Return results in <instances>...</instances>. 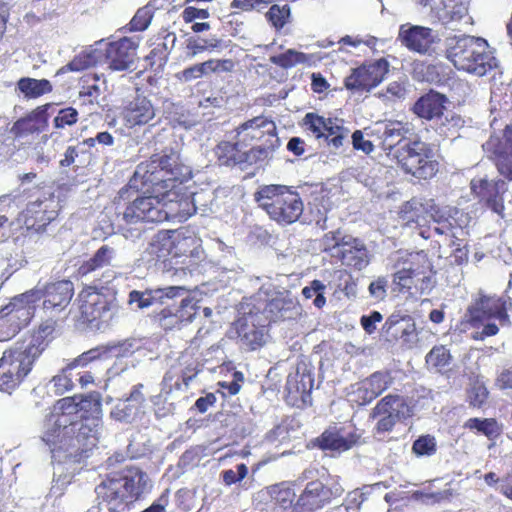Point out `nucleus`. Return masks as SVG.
<instances>
[{
	"label": "nucleus",
	"mask_w": 512,
	"mask_h": 512,
	"mask_svg": "<svg viewBox=\"0 0 512 512\" xmlns=\"http://www.w3.org/2000/svg\"><path fill=\"white\" fill-rule=\"evenodd\" d=\"M447 58L456 69L481 77L497 67V60L480 37L461 36L447 41Z\"/></svg>",
	"instance_id": "obj_1"
},
{
	"label": "nucleus",
	"mask_w": 512,
	"mask_h": 512,
	"mask_svg": "<svg viewBox=\"0 0 512 512\" xmlns=\"http://www.w3.org/2000/svg\"><path fill=\"white\" fill-rule=\"evenodd\" d=\"M151 487L146 473L136 469L125 476H114L103 480L95 489L110 512L123 511Z\"/></svg>",
	"instance_id": "obj_2"
},
{
	"label": "nucleus",
	"mask_w": 512,
	"mask_h": 512,
	"mask_svg": "<svg viewBox=\"0 0 512 512\" xmlns=\"http://www.w3.org/2000/svg\"><path fill=\"white\" fill-rule=\"evenodd\" d=\"M174 193H167L162 199L157 196H145L136 198L126 206L123 212L117 214L119 221L129 225L140 222H163L174 218H187L188 213L183 206H188V201L173 202L170 196Z\"/></svg>",
	"instance_id": "obj_3"
},
{
	"label": "nucleus",
	"mask_w": 512,
	"mask_h": 512,
	"mask_svg": "<svg viewBox=\"0 0 512 512\" xmlns=\"http://www.w3.org/2000/svg\"><path fill=\"white\" fill-rule=\"evenodd\" d=\"M76 406L69 399H60L53 406V410L44 421L41 439L56 458V454L65 452L73 455L72 441H75L72 432L74 429L71 415Z\"/></svg>",
	"instance_id": "obj_4"
},
{
	"label": "nucleus",
	"mask_w": 512,
	"mask_h": 512,
	"mask_svg": "<svg viewBox=\"0 0 512 512\" xmlns=\"http://www.w3.org/2000/svg\"><path fill=\"white\" fill-rule=\"evenodd\" d=\"M255 199L270 218L279 223H294L304 209L299 194L283 185L263 186L255 194Z\"/></svg>",
	"instance_id": "obj_5"
},
{
	"label": "nucleus",
	"mask_w": 512,
	"mask_h": 512,
	"mask_svg": "<svg viewBox=\"0 0 512 512\" xmlns=\"http://www.w3.org/2000/svg\"><path fill=\"white\" fill-rule=\"evenodd\" d=\"M43 290L33 288L11 299L0 309V341L14 337L27 326L34 316L36 303L42 299Z\"/></svg>",
	"instance_id": "obj_6"
},
{
	"label": "nucleus",
	"mask_w": 512,
	"mask_h": 512,
	"mask_svg": "<svg viewBox=\"0 0 512 512\" xmlns=\"http://www.w3.org/2000/svg\"><path fill=\"white\" fill-rule=\"evenodd\" d=\"M39 351L25 343H16L5 350L0 358V390L8 393L14 390L31 371Z\"/></svg>",
	"instance_id": "obj_7"
},
{
	"label": "nucleus",
	"mask_w": 512,
	"mask_h": 512,
	"mask_svg": "<svg viewBox=\"0 0 512 512\" xmlns=\"http://www.w3.org/2000/svg\"><path fill=\"white\" fill-rule=\"evenodd\" d=\"M395 158L406 173L418 179H430L438 171L433 149L422 141L405 142L396 150Z\"/></svg>",
	"instance_id": "obj_8"
},
{
	"label": "nucleus",
	"mask_w": 512,
	"mask_h": 512,
	"mask_svg": "<svg viewBox=\"0 0 512 512\" xmlns=\"http://www.w3.org/2000/svg\"><path fill=\"white\" fill-rule=\"evenodd\" d=\"M496 126L497 122H492L493 132L482 147L495 162L498 172L512 180V126L506 125L504 129H497Z\"/></svg>",
	"instance_id": "obj_9"
},
{
	"label": "nucleus",
	"mask_w": 512,
	"mask_h": 512,
	"mask_svg": "<svg viewBox=\"0 0 512 512\" xmlns=\"http://www.w3.org/2000/svg\"><path fill=\"white\" fill-rule=\"evenodd\" d=\"M388 71L389 63L385 59L363 64L346 77L345 87L349 90L369 92L384 80Z\"/></svg>",
	"instance_id": "obj_10"
},
{
	"label": "nucleus",
	"mask_w": 512,
	"mask_h": 512,
	"mask_svg": "<svg viewBox=\"0 0 512 512\" xmlns=\"http://www.w3.org/2000/svg\"><path fill=\"white\" fill-rule=\"evenodd\" d=\"M398 39L408 50L419 54L431 53L441 41L439 33L433 29L410 23L400 26Z\"/></svg>",
	"instance_id": "obj_11"
},
{
	"label": "nucleus",
	"mask_w": 512,
	"mask_h": 512,
	"mask_svg": "<svg viewBox=\"0 0 512 512\" xmlns=\"http://www.w3.org/2000/svg\"><path fill=\"white\" fill-rule=\"evenodd\" d=\"M113 303L108 298L88 287L78 295V308L84 321H107L112 317Z\"/></svg>",
	"instance_id": "obj_12"
},
{
	"label": "nucleus",
	"mask_w": 512,
	"mask_h": 512,
	"mask_svg": "<svg viewBox=\"0 0 512 512\" xmlns=\"http://www.w3.org/2000/svg\"><path fill=\"white\" fill-rule=\"evenodd\" d=\"M72 426H74L72 435L75 439L72 441L73 454L96 446L102 429L100 417L73 418Z\"/></svg>",
	"instance_id": "obj_13"
},
{
	"label": "nucleus",
	"mask_w": 512,
	"mask_h": 512,
	"mask_svg": "<svg viewBox=\"0 0 512 512\" xmlns=\"http://www.w3.org/2000/svg\"><path fill=\"white\" fill-rule=\"evenodd\" d=\"M137 48L138 44L129 38L109 43L105 49L108 67L113 71L130 69L134 65Z\"/></svg>",
	"instance_id": "obj_14"
},
{
	"label": "nucleus",
	"mask_w": 512,
	"mask_h": 512,
	"mask_svg": "<svg viewBox=\"0 0 512 512\" xmlns=\"http://www.w3.org/2000/svg\"><path fill=\"white\" fill-rule=\"evenodd\" d=\"M258 318V314L249 312L236 322V329L240 341L242 345L249 350H256L266 342V326L264 323H261Z\"/></svg>",
	"instance_id": "obj_15"
},
{
	"label": "nucleus",
	"mask_w": 512,
	"mask_h": 512,
	"mask_svg": "<svg viewBox=\"0 0 512 512\" xmlns=\"http://www.w3.org/2000/svg\"><path fill=\"white\" fill-rule=\"evenodd\" d=\"M238 145L247 147L255 140L264 141L276 134V125L272 120L258 116L241 124L237 129Z\"/></svg>",
	"instance_id": "obj_16"
},
{
	"label": "nucleus",
	"mask_w": 512,
	"mask_h": 512,
	"mask_svg": "<svg viewBox=\"0 0 512 512\" xmlns=\"http://www.w3.org/2000/svg\"><path fill=\"white\" fill-rule=\"evenodd\" d=\"M121 116L127 128H134L150 123L156 116V109L147 97L137 95L127 102Z\"/></svg>",
	"instance_id": "obj_17"
},
{
	"label": "nucleus",
	"mask_w": 512,
	"mask_h": 512,
	"mask_svg": "<svg viewBox=\"0 0 512 512\" xmlns=\"http://www.w3.org/2000/svg\"><path fill=\"white\" fill-rule=\"evenodd\" d=\"M472 192L484 201L495 213L502 215L504 210L503 193L507 190L504 181H488L483 178H474L471 181Z\"/></svg>",
	"instance_id": "obj_18"
},
{
	"label": "nucleus",
	"mask_w": 512,
	"mask_h": 512,
	"mask_svg": "<svg viewBox=\"0 0 512 512\" xmlns=\"http://www.w3.org/2000/svg\"><path fill=\"white\" fill-rule=\"evenodd\" d=\"M343 492L339 486L332 488L325 487L320 481L309 482L302 494L299 496L297 505L307 510H316L322 508L334 497H338Z\"/></svg>",
	"instance_id": "obj_19"
},
{
	"label": "nucleus",
	"mask_w": 512,
	"mask_h": 512,
	"mask_svg": "<svg viewBox=\"0 0 512 512\" xmlns=\"http://www.w3.org/2000/svg\"><path fill=\"white\" fill-rule=\"evenodd\" d=\"M100 355L101 353L98 349H92L82 353L72 362L67 364V366L64 367L51 380V384L53 385L55 394L62 395L70 391L74 386L71 371L76 367L86 366L89 362L98 359Z\"/></svg>",
	"instance_id": "obj_20"
},
{
	"label": "nucleus",
	"mask_w": 512,
	"mask_h": 512,
	"mask_svg": "<svg viewBox=\"0 0 512 512\" xmlns=\"http://www.w3.org/2000/svg\"><path fill=\"white\" fill-rule=\"evenodd\" d=\"M173 257H189L198 261L203 256L202 240L193 232L187 229L172 231Z\"/></svg>",
	"instance_id": "obj_21"
},
{
	"label": "nucleus",
	"mask_w": 512,
	"mask_h": 512,
	"mask_svg": "<svg viewBox=\"0 0 512 512\" xmlns=\"http://www.w3.org/2000/svg\"><path fill=\"white\" fill-rule=\"evenodd\" d=\"M506 300L494 296H481L470 309L472 320H481L482 317H494L502 325L509 323Z\"/></svg>",
	"instance_id": "obj_22"
},
{
	"label": "nucleus",
	"mask_w": 512,
	"mask_h": 512,
	"mask_svg": "<svg viewBox=\"0 0 512 512\" xmlns=\"http://www.w3.org/2000/svg\"><path fill=\"white\" fill-rule=\"evenodd\" d=\"M35 288L43 290V302L45 309H63L66 307L73 296V284L70 281L64 280L56 283H51L46 286L37 285Z\"/></svg>",
	"instance_id": "obj_23"
},
{
	"label": "nucleus",
	"mask_w": 512,
	"mask_h": 512,
	"mask_svg": "<svg viewBox=\"0 0 512 512\" xmlns=\"http://www.w3.org/2000/svg\"><path fill=\"white\" fill-rule=\"evenodd\" d=\"M50 107L51 104L39 106L26 117L17 120L12 127L14 135L16 137H24L43 131L48 125L47 111Z\"/></svg>",
	"instance_id": "obj_24"
},
{
	"label": "nucleus",
	"mask_w": 512,
	"mask_h": 512,
	"mask_svg": "<svg viewBox=\"0 0 512 512\" xmlns=\"http://www.w3.org/2000/svg\"><path fill=\"white\" fill-rule=\"evenodd\" d=\"M447 99L437 92H429L420 97L414 104L413 111L420 118L427 120L441 119Z\"/></svg>",
	"instance_id": "obj_25"
},
{
	"label": "nucleus",
	"mask_w": 512,
	"mask_h": 512,
	"mask_svg": "<svg viewBox=\"0 0 512 512\" xmlns=\"http://www.w3.org/2000/svg\"><path fill=\"white\" fill-rule=\"evenodd\" d=\"M199 309L197 301L193 298H184L181 301L180 307L175 314H171L168 310H163L161 313V322L164 328H180L183 325L191 323Z\"/></svg>",
	"instance_id": "obj_26"
},
{
	"label": "nucleus",
	"mask_w": 512,
	"mask_h": 512,
	"mask_svg": "<svg viewBox=\"0 0 512 512\" xmlns=\"http://www.w3.org/2000/svg\"><path fill=\"white\" fill-rule=\"evenodd\" d=\"M59 211V203L54 196L37 199L27 206V215L34 219L33 224L44 227L53 221Z\"/></svg>",
	"instance_id": "obj_27"
},
{
	"label": "nucleus",
	"mask_w": 512,
	"mask_h": 512,
	"mask_svg": "<svg viewBox=\"0 0 512 512\" xmlns=\"http://www.w3.org/2000/svg\"><path fill=\"white\" fill-rule=\"evenodd\" d=\"M149 169L147 172H150L151 176L157 173V169H160V172H164L169 177H148L147 180L155 181H169L172 179H176L178 170H179V154L177 151L171 150L169 153H164L162 155L155 154L151 158L150 164L147 166Z\"/></svg>",
	"instance_id": "obj_28"
},
{
	"label": "nucleus",
	"mask_w": 512,
	"mask_h": 512,
	"mask_svg": "<svg viewBox=\"0 0 512 512\" xmlns=\"http://www.w3.org/2000/svg\"><path fill=\"white\" fill-rule=\"evenodd\" d=\"M387 333L392 330V335L402 340L408 348H413L417 344L416 324L410 318H402L399 320L388 319L384 324Z\"/></svg>",
	"instance_id": "obj_29"
},
{
	"label": "nucleus",
	"mask_w": 512,
	"mask_h": 512,
	"mask_svg": "<svg viewBox=\"0 0 512 512\" xmlns=\"http://www.w3.org/2000/svg\"><path fill=\"white\" fill-rule=\"evenodd\" d=\"M381 414L391 415L393 418L401 419L411 415V408L403 397L388 395L381 399L373 409L374 416Z\"/></svg>",
	"instance_id": "obj_30"
},
{
	"label": "nucleus",
	"mask_w": 512,
	"mask_h": 512,
	"mask_svg": "<svg viewBox=\"0 0 512 512\" xmlns=\"http://www.w3.org/2000/svg\"><path fill=\"white\" fill-rule=\"evenodd\" d=\"M342 260L348 266L362 270L369 264L367 250L357 239H350L342 244Z\"/></svg>",
	"instance_id": "obj_31"
},
{
	"label": "nucleus",
	"mask_w": 512,
	"mask_h": 512,
	"mask_svg": "<svg viewBox=\"0 0 512 512\" xmlns=\"http://www.w3.org/2000/svg\"><path fill=\"white\" fill-rule=\"evenodd\" d=\"M280 146L277 135L265 139L260 145L253 146L249 150L243 149V163L252 165L263 163L272 158L274 151Z\"/></svg>",
	"instance_id": "obj_32"
},
{
	"label": "nucleus",
	"mask_w": 512,
	"mask_h": 512,
	"mask_svg": "<svg viewBox=\"0 0 512 512\" xmlns=\"http://www.w3.org/2000/svg\"><path fill=\"white\" fill-rule=\"evenodd\" d=\"M117 258L116 249L109 245H102L89 260L79 267L81 275H87L97 269L114 265Z\"/></svg>",
	"instance_id": "obj_33"
},
{
	"label": "nucleus",
	"mask_w": 512,
	"mask_h": 512,
	"mask_svg": "<svg viewBox=\"0 0 512 512\" xmlns=\"http://www.w3.org/2000/svg\"><path fill=\"white\" fill-rule=\"evenodd\" d=\"M319 446L323 450L343 452L349 450L355 443L356 438L350 435L348 438L340 434L335 427L326 429L318 439Z\"/></svg>",
	"instance_id": "obj_34"
},
{
	"label": "nucleus",
	"mask_w": 512,
	"mask_h": 512,
	"mask_svg": "<svg viewBox=\"0 0 512 512\" xmlns=\"http://www.w3.org/2000/svg\"><path fill=\"white\" fill-rule=\"evenodd\" d=\"M102 52L98 49L88 48L75 56L68 64L57 71V75L67 72H80L98 63Z\"/></svg>",
	"instance_id": "obj_35"
},
{
	"label": "nucleus",
	"mask_w": 512,
	"mask_h": 512,
	"mask_svg": "<svg viewBox=\"0 0 512 512\" xmlns=\"http://www.w3.org/2000/svg\"><path fill=\"white\" fill-rule=\"evenodd\" d=\"M17 89L27 99H36L52 91V84L47 79L23 77L17 82Z\"/></svg>",
	"instance_id": "obj_36"
},
{
	"label": "nucleus",
	"mask_w": 512,
	"mask_h": 512,
	"mask_svg": "<svg viewBox=\"0 0 512 512\" xmlns=\"http://www.w3.org/2000/svg\"><path fill=\"white\" fill-rule=\"evenodd\" d=\"M173 243L170 231L159 232L152 238L147 252L157 260L165 259L169 255L173 256Z\"/></svg>",
	"instance_id": "obj_37"
},
{
	"label": "nucleus",
	"mask_w": 512,
	"mask_h": 512,
	"mask_svg": "<svg viewBox=\"0 0 512 512\" xmlns=\"http://www.w3.org/2000/svg\"><path fill=\"white\" fill-rule=\"evenodd\" d=\"M64 399H69L76 406V411L71 415V418H84V413H90L93 415L92 417H99L101 414V397L98 393H91L85 397H83L80 401H76V397H65Z\"/></svg>",
	"instance_id": "obj_38"
},
{
	"label": "nucleus",
	"mask_w": 512,
	"mask_h": 512,
	"mask_svg": "<svg viewBox=\"0 0 512 512\" xmlns=\"http://www.w3.org/2000/svg\"><path fill=\"white\" fill-rule=\"evenodd\" d=\"M336 121L337 119L325 118L314 113L306 114L303 119L306 131L311 133L318 140H324L330 127H332Z\"/></svg>",
	"instance_id": "obj_39"
},
{
	"label": "nucleus",
	"mask_w": 512,
	"mask_h": 512,
	"mask_svg": "<svg viewBox=\"0 0 512 512\" xmlns=\"http://www.w3.org/2000/svg\"><path fill=\"white\" fill-rule=\"evenodd\" d=\"M243 149L238 145V139L235 143L221 142L216 147V155L222 165H235L243 163Z\"/></svg>",
	"instance_id": "obj_40"
},
{
	"label": "nucleus",
	"mask_w": 512,
	"mask_h": 512,
	"mask_svg": "<svg viewBox=\"0 0 512 512\" xmlns=\"http://www.w3.org/2000/svg\"><path fill=\"white\" fill-rule=\"evenodd\" d=\"M409 131L410 128L408 124H403L399 121L387 123L383 131L384 148L392 149L395 145H399L400 147L405 143L402 142V140L405 138V135L409 133Z\"/></svg>",
	"instance_id": "obj_41"
},
{
	"label": "nucleus",
	"mask_w": 512,
	"mask_h": 512,
	"mask_svg": "<svg viewBox=\"0 0 512 512\" xmlns=\"http://www.w3.org/2000/svg\"><path fill=\"white\" fill-rule=\"evenodd\" d=\"M416 3L434 21L446 23L451 18L446 0H416Z\"/></svg>",
	"instance_id": "obj_42"
},
{
	"label": "nucleus",
	"mask_w": 512,
	"mask_h": 512,
	"mask_svg": "<svg viewBox=\"0 0 512 512\" xmlns=\"http://www.w3.org/2000/svg\"><path fill=\"white\" fill-rule=\"evenodd\" d=\"M465 427L469 429H475L478 432L483 433L489 439H494L500 435L501 429L496 420L491 418L478 419L471 418L465 423Z\"/></svg>",
	"instance_id": "obj_43"
},
{
	"label": "nucleus",
	"mask_w": 512,
	"mask_h": 512,
	"mask_svg": "<svg viewBox=\"0 0 512 512\" xmlns=\"http://www.w3.org/2000/svg\"><path fill=\"white\" fill-rule=\"evenodd\" d=\"M53 332L54 322L52 320L46 321L38 327L37 331L33 334L31 341L28 344H25V346L37 347L40 350V356L46 349Z\"/></svg>",
	"instance_id": "obj_44"
},
{
	"label": "nucleus",
	"mask_w": 512,
	"mask_h": 512,
	"mask_svg": "<svg viewBox=\"0 0 512 512\" xmlns=\"http://www.w3.org/2000/svg\"><path fill=\"white\" fill-rule=\"evenodd\" d=\"M196 376V372L188 374L184 372L181 376L178 372L174 370H169L166 372L162 385L163 390L166 393H170L173 389L180 390L182 389V385L186 388L189 385V382Z\"/></svg>",
	"instance_id": "obj_45"
},
{
	"label": "nucleus",
	"mask_w": 512,
	"mask_h": 512,
	"mask_svg": "<svg viewBox=\"0 0 512 512\" xmlns=\"http://www.w3.org/2000/svg\"><path fill=\"white\" fill-rule=\"evenodd\" d=\"M140 411L141 409L137 407V405L133 404L126 398L115 405L110 415L117 421L131 422L140 413Z\"/></svg>",
	"instance_id": "obj_46"
},
{
	"label": "nucleus",
	"mask_w": 512,
	"mask_h": 512,
	"mask_svg": "<svg viewBox=\"0 0 512 512\" xmlns=\"http://www.w3.org/2000/svg\"><path fill=\"white\" fill-rule=\"evenodd\" d=\"M270 61L283 68H290L299 63H305L308 61V57L306 54L302 52H298L293 49H289L286 52L272 56Z\"/></svg>",
	"instance_id": "obj_47"
},
{
	"label": "nucleus",
	"mask_w": 512,
	"mask_h": 512,
	"mask_svg": "<svg viewBox=\"0 0 512 512\" xmlns=\"http://www.w3.org/2000/svg\"><path fill=\"white\" fill-rule=\"evenodd\" d=\"M440 120L441 122L437 130L439 134L446 137H454L458 129L461 128L464 123L462 118L453 112H447L445 115L443 114Z\"/></svg>",
	"instance_id": "obj_48"
},
{
	"label": "nucleus",
	"mask_w": 512,
	"mask_h": 512,
	"mask_svg": "<svg viewBox=\"0 0 512 512\" xmlns=\"http://www.w3.org/2000/svg\"><path fill=\"white\" fill-rule=\"evenodd\" d=\"M406 93L407 90L403 81H393L387 85L385 91L378 92L376 95L386 104H390L403 100Z\"/></svg>",
	"instance_id": "obj_49"
},
{
	"label": "nucleus",
	"mask_w": 512,
	"mask_h": 512,
	"mask_svg": "<svg viewBox=\"0 0 512 512\" xmlns=\"http://www.w3.org/2000/svg\"><path fill=\"white\" fill-rule=\"evenodd\" d=\"M437 442L432 435H422L417 438L412 445V452L418 456H432L436 453Z\"/></svg>",
	"instance_id": "obj_50"
},
{
	"label": "nucleus",
	"mask_w": 512,
	"mask_h": 512,
	"mask_svg": "<svg viewBox=\"0 0 512 512\" xmlns=\"http://www.w3.org/2000/svg\"><path fill=\"white\" fill-rule=\"evenodd\" d=\"M449 360V351L444 346H436L426 355L427 365L437 370L446 367Z\"/></svg>",
	"instance_id": "obj_51"
},
{
	"label": "nucleus",
	"mask_w": 512,
	"mask_h": 512,
	"mask_svg": "<svg viewBox=\"0 0 512 512\" xmlns=\"http://www.w3.org/2000/svg\"><path fill=\"white\" fill-rule=\"evenodd\" d=\"M348 133L349 130L340 125L337 119L323 141L333 150H338L343 145Z\"/></svg>",
	"instance_id": "obj_52"
},
{
	"label": "nucleus",
	"mask_w": 512,
	"mask_h": 512,
	"mask_svg": "<svg viewBox=\"0 0 512 512\" xmlns=\"http://www.w3.org/2000/svg\"><path fill=\"white\" fill-rule=\"evenodd\" d=\"M153 18V7L148 4L136 12L130 22L131 30L133 31H144L148 28Z\"/></svg>",
	"instance_id": "obj_53"
},
{
	"label": "nucleus",
	"mask_w": 512,
	"mask_h": 512,
	"mask_svg": "<svg viewBox=\"0 0 512 512\" xmlns=\"http://www.w3.org/2000/svg\"><path fill=\"white\" fill-rule=\"evenodd\" d=\"M156 301L157 300L154 295V289L145 291L132 290L129 293L128 304L131 306L135 305L138 309L148 308Z\"/></svg>",
	"instance_id": "obj_54"
},
{
	"label": "nucleus",
	"mask_w": 512,
	"mask_h": 512,
	"mask_svg": "<svg viewBox=\"0 0 512 512\" xmlns=\"http://www.w3.org/2000/svg\"><path fill=\"white\" fill-rule=\"evenodd\" d=\"M325 289L326 286L321 281L313 280L309 286L303 288L302 294L306 299L315 297L313 301L314 305L317 308H322L326 303L324 297Z\"/></svg>",
	"instance_id": "obj_55"
},
{
	"label": "nucleus",
	"mask_w": 512,
	"mask_h": 512,
	"mask_svg": "<svg viewBox=\"0 0 512 512\" xmlns=\"http://www.w3.org/2000/svg\"><path fill=\"white\" fill-rule=\"evenodd\" d=\"M266 16L275 28L280 29L287 23L290 16V8L288 5H272Z\"/></svg>",
	"instance_id": "obj_56"
},
{
	"label": "nucleus",
	"mask_w": 512,
	"mask_h": 512,
	"mask_svg": "<svg viewBox=\"0 0 512 512\" xmlns=\"http://www.w3.org/2000/svg\"><path fill=\"white\" fill-rule=\"evenodd\" d=\"M364 381L370 390L374 392L376 397L385 391L391 384L390 376L387 373L382 372H376L370 377L364 379Z\"/></svg>",
	"instance_id": "obj_57"
},
{
	"label": "nucleus",
	"mask_w": 512,
	"mask_h": 512,
	"mask_svg": "<svg viewBox=\"0 0 512 512\" xmlns=\"http://www.w3.org/2000/svg\"><path fill=\"white\" fill-rule=\"evenodd\" d=\"M350 397L351 401L357 403L358 405H365L375 399L376 395L372 390H370L368 385H366V382L363 380L353 387V391L351 392Z\"/></svg>",
	"instance_id": "obj_58"
},
{
	"label": "nucleus",
	"mask_w": 512,
	"mask_h": 512,
	"mask_svg": "<svg viewBox=\"0 0 512 512\" xmlns=\"http://www.w3.org/2000/svg\"><path fill=\"white\" fill-rule=\"evenodd\" d=\"M208 74L209 73H208L206 61H205L203 63L195 64V65H192V66L184 69L183 71L178 73L176 75V77L181 82L187 83V82H191L193 80L202 78L204 76H207Z\"/></svg>",
	"instance_id": "obj_59"
},
{
	"label": "nucleus",
	"mask_w": 512,
	"mask_h": 512,
	"mask_svg": "<svg viewBox=\"0 0 512 512\" xmlns=\"http://www.w3.org/2000/svg\"><path fill=\"white\" fill-rule=\"evenodd\" d=\"M78 121V111L73 107H67L61 109L57 116L54 118V127L57 129H63L66 126H72Z\"/></svg>",
	"instance_id": "obj_60"
},
{
	"label": "nucleus",
	"mask_w": 512,
	"mask_h": 512,
	"mask_svg": "<svg viewBox=\"0 0 512 512\" xmlns=\"http://www.w3.org/2000/svg\"><path fill=\"white\" fill-rule=\"evenodd\" d=\"M139 347V342L137 340L126 339L116 345L111 346L109 348V352H111L116 357H126L133 354Z\"/></svg>",
	"instance_id": "obj_61"
},
{
	"label": "nucleus",
	"mask_w": 512,
	"mask_h": 512,
	"mask_svg": "<svg viewBox=\"0 0 512 512\" xmlns=\"http://www.w3.org/2000/svg\"><path fill=\"white\" fill-rule=\"evenodd\" d=\"M219 46H220V41L217 39H211V40L203 39L201 41L189 39L188 44H187V48L191 51L189 54V56L191 58H194L197 54H199L205 50L215 49Z\"/></svg>",
	"instance_id": "obj_62"
},
{
	"label": "nucleus",
	"mask_w": 512,
	"mask_h": 512,
	"mask_svg": "<svg viewBox=\"0 0 512 512\" xmlns=\"http://www.w3.org/2000/svg\"><path fill=\"white\" fill-rule=\"evenodd\" d=\"M248 468L245 464L236 466V470H226L223 472V481L227 485H232L244 479L247 476Z\"/></svg>",
	"instance_id": "obj_63"
},
{
	"label": "nucleus",
	"mask_w": 512,
	"mask_h": 512,
	"mask_svg": "<svg viewBox=\"0 0 512 512\" xmlns=\"http://www.w3.org/2000/svg\"><path fill=\"white\" fill-rule=\"evenodd\" d=\"M208 73L231 72L234 69V62L230 59H210L206 61Z\"/></svg>",
	"instance_id": "obj_64"
}]
</instances>
